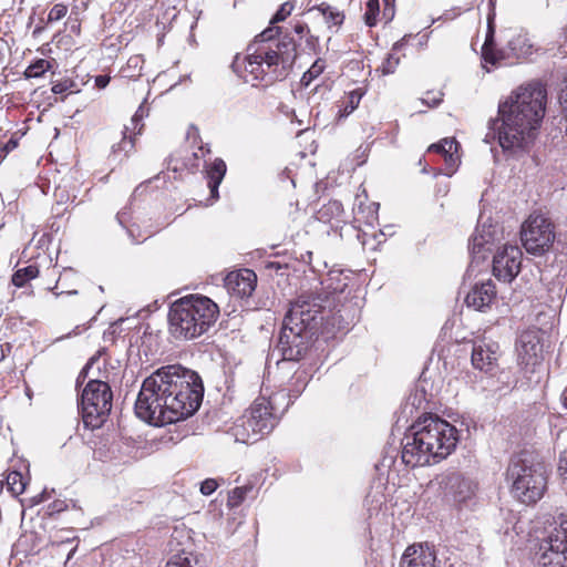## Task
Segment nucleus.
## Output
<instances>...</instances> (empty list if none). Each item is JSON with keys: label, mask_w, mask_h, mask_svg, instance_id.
I'll return each mask as SVG.
<instances>
[{"label": "nucleus", "mask_w": 567, "mask_h": 567, "mask_svg": "<svg viewBox=\"0 0 567 567\" xmlns=\"http://www.w3.org/2000/svg\"><path fill=\"white\" fill-rule=\"evenodd\" d=\"M203 396V381L196 371L181 364L164 365L143 381L135 413L148 424L162 426L192 416Z\"/></svg>", "instance_id": "f257e3e1"}, {"label": "nucleus", "mask_w": 567, "mask_h": 567, "mask_svg": "<svg viewBox=\"0 0 567 567\" xmlns=\"http://www.w3.org/2000/svg\"><path fill=\"white\" fill-rule=\"evenodd\" d=\"M546 96L540 83L517 87L499 104V117L491 122L485 142L497 140L505 152L524 150L533 142L545 115Z\"/></svg>", "instance_id": "f03ea898"}, {"label": "nucleus", "mask_w": 567, "mask_h": 567, "mask_svg": "<svg viewBox=\"0 0 567 567\" xmlns=\"http://www.w3.org/2000/svg\"><path fill=\"white\" fill-rule=\"evenodd\" d=\"M402 461L411 467L439 463L451 455L460 441L457 429L434 415L420 417L404 436Z\"/></svg>", "instance_id": "7ed1b4c3"}, {"label": "nucleus", "mask_w": 567, "mask_h": 567, "mask_svg": "<svg viewBox=\"0 0 567 567\" xmlns=\"http://www.w3.org/2000/svg\"><path fill=\"white\" fill-rule=\"evenodd\" d=\"M319 296L301 295L290 305L282 322L278 348L284 361H299L307 352L322 320Z\"/></svg>", "instance_id": "20e7f679"}, {"label": "nucleus", "mask_w": 567, "mask_h": 567, "mask_svg": "<svg viewBox=\"0 0 567 567\" xmlns=\"http://www.w3.org/2000/svg\"><path fill=\"white\" fill-rule=\"evenodd\" d=\"M296 43L291 38L285 37L275 43V47L249 45L248 53L244 56L236 55L233 61V70L245 82L284 79L296 59Z\"/></svg>", "instance_id": "39448f33"}, {"label": "nucleus", "mask_w": 567, "mask_h": 567, "mask_svg": "<svg viewBox=\"0 0 567 567\" xmlns=\"http://www.w3.org/2000/svg\"><path fill=\"white\" fill-rule=\"evenodd\" d=\"M218 306L208 297L190 295L172 303L169 331L175 338L190 340L204 334L217 320Z\"/></svg>", "instance_id": "423d86ee"}, {"label": "nucleus", "mask_w": 567, "mask_h": 567, "mask_svg": "<svg viewBox=\"0 0 567 567\" xmlns=\"http://www.w3.org/2000/svg\"><path fill=\"white\" fill-rule=\"evenodd\" d=\"M514 498L532 505L540 501L547 491L548 473L546 466L530 455L522 454L511 458L506 472Z\"/></svg>", "instance_id": "0eeeda50"}, {"label": "nucleus", "mask_w": 567, "mask_h": 567, "mask_svg": "<svg viewBox=\"0 0 567 567\" xmlns=\"http://www.w3.org/2000/svg\"><path fill=\"white\" fill-rule=\"evenodd\" d=\"M286 394L275 393L266 398H257L246 413L231 427V434L235 441L241 443H254L266 434H269L276 426L279 414H282L286 408L279 409L278 401H284Z\"/></svg>", "instance_id": "6e6552de"}, {"label": "nucleus", "mask_w": 567, "mask_h": 567, "mask_svg": "<svg viewBox=\"0 0 567 567\" xmlns=\"http://www.w3.org/2000/svg\"><path fill=\"white\" fill-rule=\"evenodd\" d=\"M539 567H567V515L548 522L536 553Z\"/></svg>", "instance_id": "1a4fd4ad"}, {"label": "nucleus", "mask_w": 567, "mask_h": 567, "mask_svg": "<svg viewBox=\"0 0 567 567\" xmlns=\"http://www.w3.org/2000/svg\"><path fill=\"white\" fill-rule=\"evenodd\" d=\"M472 560L457 561L447 548L435 550L433 546L414 544L409 546L402 555L401 567H478V557L473 549Z\"/></svg>", "instance_id": "9d476101"}, {"label": "nucleus", "mask_w": 567, "mask_h": 567, "mask_svg": "<svg viewBox=\"0 0 567 567\" xmlns=\"http://www.w3.org/2000/svg\"><path fill=\"white\" fill-rule=\"evenodd\" d=\"M110 385L100 380H90L81 395L83 422L86 426L99 427L112 409Z\"/></svg>", "instance_id": "9b49d317"}, {"label": "nucleus", "mask_w": 567, "mask_h": 567, "mask_svg": "<svg viewBox=\"0 0 567 567\" xmlns=\"http://www.w3.org/2000/svg\"><path fill=\"white\" fill-rule=\"evenodd\" d=\"M520 239L528 254L542 256L555 241L554 226L543 215H530L522 226Z\"/></svg>", "instance_id": "f8f14e48"}, {"label": "nucleus", "mask_w": 567, "mask_h": 567, "mask_svg": "<svg viewBox=\"0 0 567 567\" xmlns=\"http://www.w3.org/2000/svg\"><path fill=\"white\" fill-rule=\"evenodd\" d=\"M435 482L443 497L454 504H463L474 496L475 486L458 472H445L436 476Z\"/></svg>", "instance_id": "ddd939ff"}, {"label": "nucleus", "mask_w": 567, "mask_h": 567, "mask_svg": "<svg viewBox=\"0 0 567 567\" xmlns=\"http://www.w3.org/2000/svg\"><path fill=\"white\" fill-rule=\"evenodd\" d=\"M523 252L517 246L505 245L493 258V274L504 282H511L519 272Z\"/></svg>", "instance_id": "4468645a"}, {"label": "nucleus", "mask_w": 567, "mask_h": 567, "mask_svg": "<svg viewBox=\"0 0 567 567\" xmlns=\"http://www.w3.org/2000/svg\"><path fill=\"white\" fill-rule=\"evenodd\" d=\"M518 362L530 372H536L543 360V344L538 333L533 330L524 331L517 340Z\"/></svg>", "instance_id": "2eb2a0df"}, {"label": "nucleus", "mask_w": 567, "mask_h": 567, "mask_svg": "<svg viewBox=\"0 0 567 567\" xmlns=\"http://www.w3.org/2000/svg\"><path fill=\"white\" fill-rule=\"evenodd\" d=\"M499 346L492 340H481L473 344L472 365L474 369L493 375L498 367Z\"/></svg>", "instance_id": "dca6fc26"}, {"label": "nucleus", "mask_w": 567, "mask_h": 567, "mask_svg": "<svg viewBox=\"0 0 567 567\" xmlns=\"http://www.w3.org/2000/svg\"><path fill=\"white\" fill-rule=\"evenodd\" d=\"M257 276L250 269L229 272L225 279L227 290L236 297L248 298L255 291Z\"/></svg>", "instance_id": "f3484780"}, {"label": "nucleus", "mask_w": 567, "mask_h": 567, "mask_svg": "<svg viewBox=\"0 0 567 567\" xmlns=\"http://www.w3.org/2000/svg\"><path fill=\"white\" fill-rule=\"evenodd\" d=\"M496 299L495 284L488 279L486 281L476 282L465 297L467 307L478 311H485Z\"/></svg>", "instance_id": "a211bd4d"}, {"label": "nucleus", "mask_w": 567, "mask_h": 567, "mask_svg": "<svg viewBox=\"0 0 567 567\" xmlns=\"http://www.w3.org/2000/svg\"><path fill=\"white\" fill-rule=\"evenodd\" d=\"M458 143L455 138H444L437 144H432L429 146V152H436L444 156L445 159V174L447 176H452L458 164L460 156L457 155Z\"/></svg>", "instance_id": "6ab92c4d"}, {"label": "nucleus", "mask_w": 567, "mask_h": 567, "mask_svg": "<svg viewBox=\"0 0 567 567\" xmlns=\"http://www.w3.org/2000/svg\"><path fill=\"white\" fill-rule=\"evenodd\" d=\"M494 239V231L491 229L485 230L484 228L482 231L477 228L475 234L473 235L471 239V251L474 255L475 259H484L485 258V251L489 250L487 247Z\"/></svg>", "instance_id": "aec40b11"}, {"label": "nucleus", "mask_w": 567, "mask_h": 567, "mask_svg": "<svg viewBox=\"0 0 567 567\" xmlns=\"http://www.w3.org/2000/svg\"><path fill=\"white\" fill-rule=\"evenodd\" d=\"M508 49L517 59L526 58L533 52V43L527 33H517L508 40Z\"/></svg>", "instance_id": "412c9836"}, {"label": "nucleus", "mask_w": 567, "mask_h": 567, "mask_svg": "<svg viewBox=\"0 0 567 567\" xmlns=\"http://www.w3.org/2000/svg\"><path fill=\"white\" fill-rule=\"evenodd\" d=\"M516 385V380L512 375L511 371H501L497 378L491 379L489 389L491 391L499 394L507 393L512 391Z\"/></svg>", "instance_id": "4be33fe9"}, {"label": "nucleus", "mask_w": 567, "mask_h": 567, "mask_svg": "<svg viewBox=\"0 0 567 567\" xmlns=\"http://www.w3.org/2000/svg\"><path fill=\"white\" fill-rule=\"evenodd\" d=\"M492 37H493V31L492 29L489 28V32L486 37V40H485V43L482 48V60H483V68L486 69L487 72H489V69L487 68L486 64H492V65H497L498 61L501 60V56L498 55V52H496L493 48H492Z\"/></svg>", "instance_id": "5701e85b"}, {"label": "nucleus", "mask_w": 567, "mask_h": 567, "mask_svg": "<svg viewBox=\"0 0 567 567\" xmlns=\"http://www.w3.org/2000/svg\"><path fill=\"white\" fill-rule=\"evenodd\" d=\"M39 275V269L37 266H28L21 269H18L12 275V284L16 287H23L29 280L37 278Z\"/></svg>", "instance_id": "b1692460"}, {"label": "nucleus", "mask_w": 567, "mask_h": 567, "mask_svg": "<svg viewBox=\"0 0 567 567\" xmlns=\"http://www.w3.org/2000/svg\"><path fill=\"white\" fill-rule=\"evenodd\" d=\"M196 564V557L192 553L183 550L173 555L167 561L166 567H195Z\"/></svg>", "instance_id": "393cba45"}, {"label": "nucleus", "mask_w": 567, "mask_h": 567, "mask_svg": "<svg viewBox=\"0 0 567 567\" xmlns=\"http://www.w3.org/2000/svg\"><path fill=\"white\" fill-rule=\"evenodd\" d=\"M363 96L361 89L353 90L349 93L344 106L339 111L340 117H346L351 114L360 104Z\"/></svg>", "instance_id": "a878e982"}, {"label": "nucleus", "mask_w": 567, "mask_h": 567, "mask_svg": "<svg viewBox=\"0 0 567 567\" xmlns=\"http://www.w3.org/2000/svg\"><path fill=\"white\" fill-rule=\"evenodd\" d=\"M7 484H8L9 491L16 496L22 494L24 492L25 485H27V483L23 480L22 474L20 472H16V471L9 473V475L7 477Z\"/></svg>", "instance_id": "bb28decb"}, {"label": "nucleus", "mask_w": 567, "mask_h": 567, "mask_svg": "<svg viewBox=\"0 0 567 567\" xmlns=\"http://www.w3.org/2000/svg\"><path fill=\"white\" fill-rule=\"evenodd\" d=\"M315 9L320 11L324 18L334 25L341 24L343 21V14L326 2L320 3Z\"/></svg>", "instance_id": "cd10ccee"}, {"label": "nucleus", "mask_w": 567, "mask_h": 567, "mask_svg": "<svg viewBox=\"0 0 567 567\" xmlns=\"http://www.w3.org/2000/svg\"><path fill=\"white\" fill-rule=\"evenodd\" d=\"M226 174V164L221 158H215L207 171L208 182H220Z\"/></svg>", "instance_id": "c85d7f7f"}, {"label": "nucleus", "mask_w": 567, "mask_h": 567, "mask_svg": "<svg viewBox=\"0 0 567 567\" xmlns=\"http://www.w3.org/2000/svg\"><path fill=\"white\" fill-rule=\"evenodd\" d=\"M401 47L402 42H396L392 48V52L389 53L388 58L382 63L381 70L384 75L392 74L399 65L400 58L394 53V51L399 50Z\"/></svg>", "instance_id": "c756f323"}, {"label": "nucleus", "mask_w": 567, "mask_h": 567, "mask_svg": "<svg viewBox=\"0 0 567 567\" xmlns=\"http://www.w3.org/2000/svg\"><path fill=\"white\" fill-rule=\"evenodd\" d=\"M51 64L48 60L39 59L24 71L25 78H40L50 69Z\"/></svg>", "instance_id": "7c9ffc66"}, {"label": "nucleus", "mask_w": 567, "mask_h": 567, "mask_svg": "<svg viewBox=\"0 0 567 567\" xmlns=\"http://www.w3.org/2000/svg\"><path fill=\"white\" fill-rule=\"evenodd\" d=\"M379 14V0H368L367 11L364 13V21L367 25L373 27L377 24V16Z\"/></svg>", "instance_id": "2f4dec72"}, {"label": "nucleus", "mask_w": 567, "mask_h": 567, "mask_svg": "<svg viewBox=\"0 0 567 567\" xmlns=\"http://www.w3.org/2000/svg\"><path fill=\"white\" fill-rule=\"evenodd\" d=\"M251 487L243 486L234 488L228 496V505L236 507L241 504Z\"/></svg>", "instance_id": "473e14b6"}, {"label": "nucleus", "mask_w": 567, "mask_h": 567, "mask_svg": "<svg viewBox=\"0 0 567 567\" xmlns=\"http://www.w3.org/2000/svg\"><path fill=\"white\" fill-rule=\"evenodd\" d=\"M127 132L128 131L125 130L122 141L118 144L113 145L112 153L114 156H116L121 152L124 153V156H127V154L133 150L134 141L132 140V137H130V138L126 137Z\"/></svg>", "instance_id": "72a5a7b5"}, {"label": "nucleus", "mask_w": 567, "mask_h": 567, "mask_svg": "<svg viewBox=\"0 0 567 567\" xmlns=\"http://www.w3.org/2000/svg\"><path fill=\"white\" fill-rule=\"evenodd\" d=\"M295 8V3L291 1H287L280 6L275 16L271 19V22H281L286 20Z\"/></svg>", "instance_id": "f704fd0d"}, {"label": "nucleus", "mask_w": 567, "mask_h": 567, "mask_svg": "<svg viewBox=\"0 0 567 567\" xmlns=\"http://www.w3.org/2000/svg\"><path fill=\"white\" fill-rule=\"evenodd\" d=\"M68 13V7L63 3H56L54 4L49 14H48V22H56L61 19H63Z\"/></svg>", "instance_id": "c9c22d12"}, {"label": "nucleus", "mask_w": 567, "mask_h": 567, "mask_svg": "<svg viewBox=\"0 0 567 567\" xmlns=\"http://www.w3.org/2000/svg\"><path fill=\"white\" fill-rule=\"evenodd\" d=\"M146 115V112H145V109L143 105H141L137 111L135 112V114L133 115L132 120H131V124L132 126H125V130L126 131H136L137 130V133L140 134L141 131H142V126L141 125L140 127L138 126V123L141 122V120Z\"/></svg>", "instance_id": "e433bc0d"}, {"label": "nucleus", "mask_w": 567, "mask_h": 567, "mask_svg": "<svg viewBox=\"0 0 567 567\" xmlns=\"http://www.w3.org/2000/svg\"><path fill=\"white\" fill-rule=\"evenodd\" d=\"M322 72V68L315 63L302 76L301 82L309 85L310 82Z\"/></svg>", "instance_id": "4c0bfd02"}, {"label": "nucleus", "mask_w": 567, "mask_h": 567, "mask_svg": "<svg viewBox=\"0 0 567 567\" xmlns=\"http://www.w3.org/2000/svg\"><path fill=\"white\" fill-rule=\"evenodd\" d=\"M73 86H74V83L72 81L64 80V81L53 84L51 91L54 94H64V93L69 92Z\"/></svg>", "instance_id": "58836bf2"}, {"label": "nucleus", "mask_w": 567, "mask_h": 567, "mask_svg": "<svg viewBox=\"0 0 567 567\" xmlns=\"http://www.w3.org/2000/svg\"><path fill=\"white\" fill-rule=\"evenodd\" d=\"M218 487V483L214 478H207L200 484V493L203 495H210L213 494Z\"/></svg>", "instance_id": "ea45409f"}, {"label": "nucleus", "mask_w": 567, "mask_h": 567, "mask_svg": "<svg viewBox=\"0 0 567 567\" xmlns=\"http://www.w3.org/2000/svg\"><path fill=\"white\" fill-rule=\"evenodd\" d=\"M558 472L563 478L564 484L567 486V450L560 453Z\"/></svg>", "instance_id": "a19ab883"}, {"label": "nucleus", "mask_w": 567, "mask_h": 567, "mask_svg": "<svg viewBox=\"0 0 567 567\" xmlns=\"http://www.w3.org/2000/svg\"><path fill=\"white\" fill-rule=\"evenodd\" d=\"M220 182H208V187L210 189V197L216 200L219 197L218 187Z\"/></svg>", "instance_id": "79ce46f5"}, {"label": "nucleus", "mask_w": 567, "mask_h": 567, "mask_svg": "<svg viewBox=\"0 0 567 567\" xmlns=\"http://www.w3.org/2000/svg\"><path fill=\"white\" fill-rule=\"evenodd\" d=\"M110 83V76L107 75H97L95 78V85L99 87V89H104L107 86V84Z\"/></svg>", "instance_id": "37998d69"}, {"label": "nucleus", "mask_w": 567, "mask_h": 567, "mask_svg": "<svg viewBox=\"0 0 567 567\" xmlns=\"http://www.w3.org/2000/svg\"><path fill=\"white\" fill-rule=\"evenodd\" d=\"M126 229H127L128 236L133 239V241L138 243L140 241L138 237L141 236V234L138 233L137 236L135 235V233H137V230H138V227H136L135 224H132V225H128V227Z\"/></svg>", "instance_id": "c03bdc74"}, {"label": "nucleus", "mask_w": 567, "mask_h": 567, "mask_svg": "<svg viewBox=\"0 0 567 567\" xmlns=\"http://www.w3.org/2000/svg\"><path fill=\"white\" fill-rule=\"evenodd\" d=\"M116 219L118 221V224L125 228L128 227L127 225V213L126 212H120L117 215H116Z\"/></svg>", "instance_id": "a18cd8bd"}, {"label": "nucleus", "mask_w": 567, "mask_h": 567, "mask_svg": "<svg viewBox=\"0 0 567 567\" xmlns=\"http://www.w3.org/2000/svg\"><path fill=\"white\" fill-rule=\"evenodd\" d=\"M143 62V59L140 55L131 56L127 61V65L132 68H138Z\"/></svg>", "instance_id": "49530a36"}, {"label": "nucleus", "mask_w": 567, "mask_h": 567, "mask_svg": "<svg viewBox=\"0 0 567 567\" xmlns=\"http://www.w3.org/2000/svg\"><path fill=\"white\" fill-rule=\"evenodd\" d=\"M274 32L275 30L274 29H267L265 30L261 34H259L258 38H260V42H265V41H268L270 40L272 37H274Z\"/></svg>", "instance_id": "de8ad7c7"}, {"label": "nucleus", "mask_w": 567, "mask_h": 567, "mask_svg": "<svg viewBox=\"0 0 567 567\" xmlns=\"http://www.w3.org/2000/svg\"><path fill=\"white\" fill-rule=\"evenodd\" d=\"M559 99L564 111L567 113V85L561 90Z\"/></svg>", "instance_id": "09e8293b"}, {"label": "nucleus", "mask_w": 567, "mask_h": 567, "mask_svg": "<svg viewBox=\"0 0 567 567\" xmlns=\"http://www.w3.org/2000/svg\"><path fill=\"white\" fill-rule=\"evenodd\" d=\"M97 361V358L93 357L90 359V361L86 363V365L84 367V369L82 370L80 377L82 374H87L89 371L92 369L93 364Z\"/></svg>", "instance_id": "8fccbe9b"}, {"label": "nucleus", "mask_w": 567, "mask_h": 567, "mask_svg": "<svg viewBox=\"0 0 567 567\" xmlns=\"http://www.w3.org/2000/svg\"><path fill=\"white\" fill-rule=\"evenodd\" d=\"M52 512H61L65 508V504L63 501L54 502L51 506Z\"/></svg>", "instance_id": "3c124183"}, {"label": "nucleus", "mask_w": 567, "mask_h": 567, "mask_svg": "<svg viewBox=\"0 0 567 567\" xmlns=\"http://www.w3.org/2000/svg\"><path fill=\"white\" fill-rule=\"evenodd\" d=\"M293 29H295V32H296L297 34L302 35V34H303V32L306 31L307 27H306V24H303V23H297V24L293 27Z\"/></svg>", "instance_id": "603ef678"}, {"label": "nucleus", "mask_w": 567, "mask_h": 567, "mask_svg": "<svg viewBox=\"0 0 567 567\" xmlns=\"http://www.w3.org/2000/svg\"><path fill=\"white\" fill-rule=\"evenodd\" d=\"M329 208L332 209L333 212L339 213L341 210V204L339 202H337V200L331 202L329 204Z\"/></svg>", "instance_id": "864d4df0"}, {"label": "nucleus", "mask_w": 567, "mask_h": 567, "mask_svg": "<svg viewBox=\"0 0 567 567\" xmlns=\"http://www.w3.org/2000/svg\"><path fill=\"white\" fill-rule=\"evenodd\" d=\"M561 402H563L564 408L567 409V386L565 388V390L561 393Z\"/></svg>", "instance_id": "5fc2aeb1"}, {"label": "nucleus", "mask_w": 567, "mask_h": 567, "mask_svg": "<svg viewBox=\"0 0 567 567\" xmlns=\"http://www.w3.org/2000/svg\"><path fill=\"white\" fill-rule=\"evenodd\" d=\"M440 96H442V94H440ZM441 101H442V97L434 99L433 103L431 104V106L437 105ZM424 102L430 105V103L427 101H424Z\"/></svg>", "instance_id": "6e6d98bb"}, {"label": "nucleus", "mask_w": 567, "mask_h": 567, "mask_svg": "<svg viewBox=\"0 0 567 567\" xmlns=\"http://www.w3.org/2000/svg\"><path fill=\"white\" fill-rule=\"evenodd\" d=\"M74 551H75V548H73V549L69 553V555H68V560L72 557V555L74 554Z\"/></svg>", "instance_id": "4d7b16f0"}, {"label": "nucleus", "mask_w": 567, "mask_h": 567, "mask_svg": "<svg viewBox=\"0 0 567 567\" xmlns=\"http://www.w3.org/2000/svg\"><path fill=\"white\" fill-rule=\"evenodd\" d=\"M42 501H44V493H43V494H41V496H40V498L37 501V503H40V502H42Z\"/></svg>", "instance_id": "13d9d810"}, {"label": "nucleus", "mask_w": 567, "mask_h": 567, "mask_svg": "<svg viewBox=\"0 0 567 567\" xmlns=\"http://www.w3.org/2000/svg\"><path fill=\"white\" fill-rule=\"evenodd\" d=\"M38 32H41V28H37V29L34 30V34H35V33H38Z\"/></svg>", "instance_id": "bf43d9fd"}, {"label": "nucleus", "mask_w": 567, "mask_h": 567, "mask_svg": "<svg viewBox=\"0 0 567 567\" xmlns=\"http://www.w3.org/2000/svg\"><path fill=\"white\" fill-rule=\"evenodd\" d=\"M151 236H152V234L150 233V234H147V236H145L143 239H146V238H148V237H151Z\"/></svg>", "instance_id": "052dcab7"}]
</instances>
